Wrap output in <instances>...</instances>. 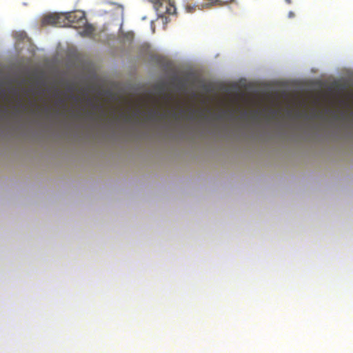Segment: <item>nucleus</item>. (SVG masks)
I'll list each match as a JSON object with an SVG mask.
<instances>
[{"label": "nucleus", "mask_w": 353, "mask_h": 353, "mask_svg": "<svg viewBox=\"0 0 353 353\" xmlns=\"http://www.w3.org/2000/svg\"><path fill=\"white\" fill-rule=\"evenodd\" d=\"M67 20V23H70L75 28H81V25H85L86 18L83 12L77 11L65 14L64 20Z\"/></svg>", "instance_id": "nucleus-1"}, {"label": "nucleus", "mask_w": 353, "mask_h": 353, "mask_svg": "<svg viewBox=\"0 0 353 353\" xmlns=\"http://www.w3.org/2000/svg\"><path fill=\"white\" fill-rule=\"evenodd\" d=\"M159 16L164 14H173L176 12V7L171 0H163L154 6Z\"/></svg>", "instance_id": "nucleus-2"}, {"label": "nucleus", "mask_w": 353, "mask_h": 353, "mask_svg": "<svg viewBox=\"0 0 353 353\" xmlns=\"http://www.w3.org/2000/svg\"><path fill=\"white\" fill-rule=\"evenodd\" d=\"M65 14H50L45 16L42 19V24L53 25L57 26H65L67 23L64 22Z\"/></svg>", "instance_id": "nucleus-3"}, {"label": "nucleus", "mask_w": 353, "mask_h": 353, "mask_svg": "<svg viewBox=\"0 0 353 353\" xmlns=\"http://www.w3.org/2000/svg\"><path fill=\"white\" fill-rule=\"evenodd\" d=\"M81 30L79 32V34L82 37H92L94 32V28L92 25L88 23L87 22L85 25H81L80 28Z\"/></svg>", "instance_id": "nucleus-4"}, {"label": "nucleus", "mask_w": 353, "mask_h": 353, "mask_svg": "<svg viewBox=\"0 0 353 353\" xmlns=\"http://www.w3.org/2000/svg\"><path fill=\"white\" fill-rule=\"evenodd\" d=\"M225 5V3L222 0H208V1L201 5L202 8H210L212 6H222Z\"/></svg>", "instance_id": "nucleus-5"}, {"label": "nucleus", "mask_w": 353, "mask_h": 353, "mask_svg": "<svg viewBox=\"0 0 353 353\" xmlns=\"http://www.w3.org/2000/svg\"><path fill=\"white\" fill-rule=\"evenodd\" d=\"M196 7H197V6H195V5H194V6H190V5H188V6H186L185 9H186L187 12H192L193 11H194V10H195Z\"/></svg>", "instance_id": "nucleus-6"}, {"label": "nucleus", "mask_w": 353, "mask_h": 353, "mask_svg": "<svg viewBox=\"0 0 353 353\" xmlns=\"http://www.w3.org/2000/svg\"><path fill=\"white\" fill-rule=\"evenodd\" d=\"M157 115H158V112H152L150 114V119H154V118H155Z\"/></svg>", "instance_id": "nucleus-7"}, {"label": "nucleus", "mask_w": 353, "mask_h": 353, "mask_svg": "<svg viewBox=\"0 0 353 353\" xmlns=\"http://www.w3.org/2000/svg\"><path fill=\"white\" fill-rule=\"evenodd\" d=\"M126 37H127V38H128V39H132V37H133V34H132V33H128V34H126Z\"/></svg>", "instance_id": "nucleus-8"}, {"label": "nucleus", "mask_w": 353, "mask_h": 353, "mask_svg": "<svg viewBox=\"0 0 353 353\" xmlns=\"http://www.w3.org/2000/svg\"><path fill=\"white\" fill-rule=\"evenodd\" d=\"M288 15H289V17H294V14L292 12H290Z\"/></svg>", "instance_id": "nucleus-9"}, {"label": "nucleus", "mask_w": 353, "mask_h": 353, "mask_svg": "<svg viewBox=\"0 0 353 353\" xmlns=\"http://www.w3.org/2000/svg\"><path fill=\"white\" fill-rule=\"evenodd\" d=\"M288 3H291V0H285Z\"/></svg>", "instance_id": "nucleus-10"}, {"label": "nucleus", "mask_w": 353, "mask_h": 353, "mask_svg": "<svg viewBox=\"0 0 353 353\" xmlns=\"http://www.w3.org/2000/svg\"><path fill=\"white\" fill-rule=\"evenodd\" d=\"M163 87H164V85H163V84L161 85V89H163Z\"/></svg>", "instance_id": "nucleus-11"}]
</instances>
